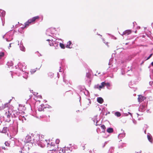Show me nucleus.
I'll return each instance as SVG.
<instances>
[{
	"label": "nucleus",
	"mask_w": 153,
	"mask_h": 153,
	"mask_svg": "<svg viewBox=\"0 0 153 153\" xmlns=\"http://www.w3.org/2000/svg\"><path fill=\"white\" fill-rule=\"evenodd\" d=\"M51 30L50 29H48L47 31L46 34L49 36H51V35L48 34V32H50Z\"/></svg>",
	"instance_id": "obj_27"
},
{
	"label": "nucleus",
	"mask_w": 153,
	"mask_h": 153,
	"mask_svg": "<svg viewBox=\"0 0 153 153\" xmlns=\"http://www.w3.org/2000/svg\"><path fill=\"white\" fill-rule=\"evenodd\" d=\"M128 113L129 114H130L131 115V113H130L129 112H128Z\"/></svg>",
	"instance_id": "obj_45"
},
{
	"label": "nucleus",
	"mask_w": 153,
	"mask_h": 153,
	"mask_svg": "<svg viewBox=\"0 0 153 153\" xmlns=\"http://www.w3.org/2000/svg\"><path fill=\"white\" fill-rule=\"evenodd\" d=\"M151 65L152 66H153V62H152L151 63Z\"/></svg>",
	"instance_id": "obj_41"
},
{
	"label": "nucleus",
	"mask_w": 153,
	"mask_h": 153,
	"mask_svg": "<svg viewBox=\"0 0 153 153\" xmlns=\"http://www.w3.org/2000/svg\"><path fill=\"white\" fill-rule=\"evenodd\" d=\"M39 18V17L37 16L32 18L31 19L28 20L27 22L25 23V26H28L30 23L34 22L36 19H38Z\"/></svg>",
	"instance_id": "obj_3"
},
{
	"label": "nucleus",
	"mask_w": 153,
	"mask_h": 153,
	"mask_svg": "<svg viewBox=\"0 0 153 153\" xmlns=\"http://www.w3.org/2000/svg\"><path fill=\"white\" fill-rule=\"evenodd\" d=\"M57 146L56 145L55 146V144L54 143H53L52 142L51 143V148L50 150L53 151L54 150V151H56L57 149Z\"/></svg>",
	"instance_id": "obj_6"
},
{
	"label": "nucleus",
	"mask_w": 153,
	"mask_h": 153,
	"mask_svg": "<svg viewBox=\"0 0 153 153\" xmlns=\"http://www.w3.org/2000/svg\"><path fill=\"white\" fill-rule=\"evenodd\" d=\"M97 101L99 103L101 104L103 102V99L101 97H98L97 98Z\"/></svg>",
	"instance_id": "obj_13"
},
{
	"label": "nucleus",
	"mask_w": 153,
	"mask_h": 153,
	"mask_svg": "<svg viewBox=\"0 0 153 153\" xmlns=\"http://www.w3.org/2000/svg\"><path fill=\"white\" fill-rule=\"evenodd\" d=\"M136 31H135V33H136Z\"/></svg>",
	"instance_id": "obj_46"
},
{
	"label": "nucleus",
	"mask_w": 153,
	"mask_h": 153,
	"mask_svg": "<svg viewBox=\"0 0 153 153\" xmlns=\"http://www.w3.org/2000/svg\"><path fill=\"white\" fill-rule=\"evenodd\" d=\"M133 122L134 124H136L137 123L136 121L134 120H133Z\"/></svg>",
	"instance_id": "obj_32"
},
{
	"label": "nucleus",
	"mask_w": 153,
	"mask_h": 153,
	"mask_svg": "<svg viewBox=\"0 0 153 153\" xmlns=\"http://www.w3.org/2000/svg\"><path fill=\"white\" fill-rule=\"evenodd\" d=\"M125 136V134L124 133H122L119 134L118 135V137H124Z\"/></svg>",
	"instance_id": "obj_19"
},
{
	"label": "nucleus",
	"mask_w": 153,
	"mask_h": 153,
	"mask_svg": "<svg viewBox=\"0 0 153 153\" xmlns=\"http://www.w3.org/2000/svg\"><path fill=\"white\" fill-rule=\"evenodd\" d=\"M51 40L48 39L47 40L49 41V45L50 46L53 45L55 47L56 46H57L59 45V42H55L53 39H52Z\"/></svg>",
	"instance_id": "obj_4"
},
{
	"label": "nucleus",
	"mask_w": 153,
	"mask_h": 153,
	"mask_svg": "<svg viewBox=\"0 0 153 153\" xmlns=\"http://www.w3.org/2000/svg\"><path fill=\"white\" fill-rule=\"evenodd\" d=\"M27 73H25V75L26 76H23L24 78H25V79H27Z\"/></svg>",
	"instance_id": "obj_29"
},
{
	"label": "nucleus",
	"mask_w": 153,
	"mask_h": 153,
	"mask_svg": "<svg viewBox=\"0 0 153 153\" xmlns=\"http://www.w3.org/2000/svg\"><path fill=\"white\" fill-rule=\"evenodd\" d=\"M8 130V129L6 127H4L3 128L1 132L2 133H5L7 132Z\"/></svg>",
	"instance_id": "obj_15"
},
{
	"label": "nucleus",
	"mask_w": 153,
	"mask_h": 153,
	"mask_svg": "<svg viewBox=\"0 0 153 153\" xmlns=\"http://www.w3.org/2000/svg\"><path fill=\"white\" fill-rule=\"evenodd\" d=\"M4 53L3 52H0V59L4 55Z\"/></svg>",
	"instance_id": "obj_25"
},
{
	"label": "nucleus",
	"mask_w": 153,
	"mask_h": 153,
	"mask_svg": "<svg viewBox=\"0 0 153 153\" xmlns=\"http://www.w3.org/2000/svg\"><path fill=\"white\" fill-rule=\"evenodd\" d=\"M115 116L117 117H119L120 116L121 114L120 112H116L115 113Z\"/></svg>",
	"instance_id": "obj_22"
},
{
	"label": "nucleus",
	"mask_w": 153,
	"mask_h": 153,
	"mask_svg": "<svg viewBox=\"0 0 153 153\" xmlns=\"http://www.w3.org/2000/svg\"><path fill=\"white\" fill-rule=\"evenodd\" d=\"M26 120V119H25V118L24 117H22V121H23V120Z\"/></svg>",
	"instance_id": "obj_37"
},
{
	"label": "nucleus",
	"mask_w": 153,
	"mask_h": 153,
	"mask_svg": "<svg viewBox=\"0 0 153 153\" xmlns=\"http://www.w3.org/2000/svg\"><path fill=\"white\" fill-rule=\"evenodd\" d=\"M36 71V70H31L30 71L31 73L32 74L34 73Z\"/></svg>",
	"instance_id": "obj_31"
},
{
	"label": "nucleus",
	"mask_w": 153,
	"mask_h": 153,
	"mask_svg": "<svg viewBox=\"0 0 153 153\" xmlns=\"http://www.w3.org/2000/svg\"><path fill=\"white\" fill-rule=\"evenodd\" d=\"M4 108L3 107V106L0 107V110H2Z\"/></svg>",
	"instance_id": "obj_35"
},
{
	"label": "nucleus",
	"mask_w": 153,
	"mask_h": 153,
	"mask_svg": "<svg viewBox=\"0 0 153 153\" xmlns=\"http://www.w3.org/2000/svg\"><path fill=\"white\" fill-rule=\"evenodd\" d=\"M28 26H25V27H22V28H24L25 27H26Z\"/></svg>",
	"instance_id": "obj_43"
},
{
	"label": "nucleus",
	"mask_w": 153,
	"mask_h": 153,
	"mask_svg": "<svg viewBox=\"0 0 153 153\" xmlns=\"http://www.w3.org/2000/svg\"><path fill=\"white\" fill-rule=\"evenodd\" d=\"M5 14V12L4 10H0V16L1 17H4Z\"/></svg>",
	"instance_id": "obj_12"
},
{
	"label": "nucleus",
	"mask_w": 153,
	"mask_h": 153,
	"mask_svg": "<svg viewBox=\"0 0 153 153\" xmlns=\"http://www.w3.org/2000/svg\"><path fill=\"white\" fill-rule=\"evenodd\" d=\"M152 54H151L150 56L148 57H147V59H146V60H148V59H149L152 56Z\"/></svg>",
	"instance_id": "obj_30"
},
{
	"label": "nucleus",
	"mask_w": 153,
	"mask_h": 153,
	"mask_svg": "<svg viewBox=\"0 0 153 153\" xmlns=\"http://www.w3.org/2000/svg\"><path fill=\"white\" fill-rule=\"evenodd\" d=\"M105 86V82H103L101 83V84L100 85H97L95 86L94 87L95 88H97L100 90L101 88H104Z\"/></svg>",
	"instance_id": "obj_5"
},
{
	"label": "nucleus",
	"mask_w": 153,
	"mask_h": 153,
	"mask_svg": "<svg viewBox=\"0 0 153 153\" xmlns=\"http://www.w3.org/2000/svg\"><path fill=\"white\" fill-rule=\"evenodd\" d=\"M152 82H149V84H150V85H151V84H152Z\"/></svg>",
	"instance_id": "obj_42"
},
{
	"label": "nucleus",
	"mask_w": 153,
	"mask_h": 153,
	"mask_svg": "<svg viewBox=\"0 0 153 153\" xmlns=\"http://www.w3.org/2000/svg\"><path fill=\"white\" fill-rule=\"evenodd\" d=\"M18 65L19 68H22V70L23 69H25L26 68V66L24 63H19Z\"/></svg>",
	"instance_id": "obj_7"
},
{
	"label": "nucleus",
	"mask_w": 153,
	"mask_h": 153,
	"mask_svg": "<svg viewBox=\"0 0 153 153\" xmlns=\"http://www.w3.org/2000/svg\"><path fill=\"white\" fill-rule=\"evenodd\" d=\"M101 127L103 129L102 132H104L105 131V126L104 125H102L101 126Z\"/></svg>",
	"instance_id": "obj_21"
},
{
	"label": "nucleus",
	"mask_w": 153,
	"mask_h": 153,
	"mask_svg": "<svg viewBox=\"0 0 153 153\" xmlns=\"http://www.w3.org/2000/svg\"><path fill=\"white\" fill-rule=\"evenodd\" d=\"M113 129L111 128H108L107 130V131L109 133H112L113 132Z\"/></svg>",
	"instance_id": "obj_17"
},
{
	"label": "nucleus",
	"mask_w": 153,
	"mask_h": 153,
	"mask_svg": "<svg viewBox=\"0 0 153 153\" xmlns=\"http://www.w3.org/2000/svg\"><path fill=\"white\" fill-rule=\"evenodd\" d=\"M59 45H60V47L61 48H65V47H64V45L63 44L60 43L59 44Z\"/></svg>",
	"instance_id": "obj_26"
},
{
	"label": "nucleus",
	"mask_w": 153,
	"mask_h": 153,
	"mask_svg": "<svg viewBox=\"0 0 153 153\" xmlns=\"http://www.w3.org/2000/svg\"><path fill=\"white\" fill-rule=\"evenodd\" d=\"M97 116H95L93 118V120L94 121V123L96 126H97L99 125V124H97V122H98V120H97Z\"/></svg>",
	"instance_id": "obj_11"
},
{
	"label": "nucleus",
	"mask_w": 153,
	"mask_h": 153,
	"mask_svg": "<svg viewBox=\"0 0 153 153\" xmlns=\"http://www.w3.org/2000/svg\"><path fill=\"white\" fill-rule=\"evenodd\" d=\"M7 35V34H6V35H4V36H3V38H4L5 37H6V36Z\"/></svg>",
	"instance_id": "obj_39"
},
{
	"label": "nucleus",
	"mask_w": 153,
	"mask_h": 153,
	"mask_svg": "<svg viewBox=\"0 0 153 153\" xmlns=\"http://www.w3.org/2000/svg\"><path fill=\"white\" fill-rule=\"evenodd\" d=\"M15 115L14 112L12 111L10 109H8V112H6L4 116V120L7 122H10L11 120V116L13 117L12 114Z\"/></svg>",
	"instance_id": "obj_2"
},
{
	"label": "nucleus",
	"mask_w": 153,
	"mask_h": 153,
	"mask_svg": "<svg viewBox=\"0 0 153 153\" xmlns=\"http://www.w3.org/2000/svg\"><path fill=\"white\" fill-rule=\"evenodd\" d=\"M34 138H33V140L35 142H36L38 145L42 147H43L47 145V147H48L50 145L49 143L48 142V140H45L43 141L40 140V137L39 135H33ZM32 138L31 137L27 135L26 136L24 141L25 143H30L31 141Z\"/></svg>",
	"instance_id": "obj_1"
},
{
	"label": "nucleus",
	"mask_w": 153,
	"mask_h": 153,
	"mask_svg": "<svg viewBox=\"0 0 153 153\" xmlns=\"http://www.w3.org/2000/svg\"><path fill=\"white\" fill-rule=\"evenodd\" d=\"M11 39H9L7 38L6 39V41L8 42L10 41L11 40Z\"/></svg>",
	"instance_id": "obj_33"
},
{
	"label": "nucleus",
	"mask_w": 153,
	"mask_h": 153,
	"mask_svg": "<svg viewBox=\"0 0 153 153\" xmlns=\"http://www.w3.org/2000/svg\"><path fill=\"white\" fill-rule=\"evenodd\" d=\"M145 106L143 105H142L140 106V109H141L142 111H143L145 110Z\"/></svg>",
	"instance_id": "obj_18"
},
{
	"label": "nucleus",
	"mask_w": 153,
	"mask_h": 153,
	"mask_svg": "<svg viewBox=\"0 0 153 153\" xmlns=\"http://www.w3.org/2000/svg\"><path fill=\"white\" fill-rule=\"evenodd\" d=\"M4 144L7 146H10V143L7 141L5 142Z\"/></svg>",
	"instance_id": "obj_24"
},
{
	"label": "nucleus",
	"mask_w": 153,
	"mask_h": 153,
	"mask_svg": "<svg viewBox=\"0 0 153 153\" xmlns=\"http://www.w3.org/2000/svg\"><path fill=\"white\" fill-rule=\"evenodd\" d=\"M2 149H4V150H7V148H5V147H2Z\"/></svg>",
	"instance_id": "obj_34"
},
{
	"label": "nucleus",
	"mask_w": 153,
	"mask_h": 153,
	"mask_svg": "<svg viewBox=\"0 0 153 153\" xmlns=\"http://www.w3.org/2000/svg\"><path fill=\"white\" fill-rule=\"evenodd\" d=\"M145 99V98L141 95H139L138 98V101L139 102H141L143 101Z\"/></svg>",
	"instance_id": "obj_9"
},
{
	"label": "nucleus",
	"mask_w": 153,
	"mask_h": 153,
	"mask_svg": "<svg viewBox=\"0 0 153 153\" xmlns=\"http://www.w3.org/2000/svg\"><path fill=\"white\" fill-rule=\"evenodd\" d=\"M131 33V31L129 30H126L125 31L123 32V33L121 34L122 36H123V35H128L130 34Z\"/></svg>",
	"instance_id": "obj_8"
},
{
	"label": "nucleus",
	"mask_w": 153,
	"mask_h": 153,
	"mask_svg": "<svg viewBox=\"0 0 153 153\" xmlns=\"http://www.w3.org/2000/svg\"><path fill=\"white\" fill-rule=\"evenodd\" d=\"M105 86H106L108 88L110 86V84L109 83H105Z\"/></svg>",
	"instance_id": "obj_23"
},
{
	"label": "nucleus",
	"mask_w": 153,
	"mask_h": 153,
	"mask_svg": "<svg viewBox=\"0 0 153 153\" xmlns=\"http://www.w3.org/2000/svg\"><path fill=\"white\" fill-rule=\"evenodd\" d=\"M107 144V142H105L104 143V145L103 146V147H104L106 144Z\"/></svg>",
	"instance_id": "obj_38"
},
{
	"label": "nucleus",
	"mask_w": 153,
	"mask_h": 153,
	"mask_svg": "<svg viewBox=\"0 0 153 153\" xmlns=\"http://www.w3.org/2000/svg\"><path fill=\"white\" fill-rule=\"evenodd\" d=\"M90 100H89V102L90 104L91 103V101H90Z\"/></svg>",
	"instance_id": "obj_44"
},
{
	"label": "nucleus",
	"mask_w": 153,
	"mask_h": 153,
	"mask_svg": "<svg viewBox=\"0 0 153 153\" xmlns=\"http://www.w3.org/2000/svg\"><path fill=\"white\" fill-rule=\"evenodd\" d=\"M20 50L23 51H25V47H24L23 45L22 44V43H20Z\"/></svg>",
	"instance_id": "obj_16"
},
{
	"label": "nucleus",
	"mask_w": 153,
	"mask_h": 153,
	"mask_svg": "<svg viewBox=\"0 0 153 153\" xmlns=\"http://www.w3.org/2000/svg\"><path fill=\"white\" fill-rule=\"evenodd\" d=\"M59 142V140L57 139L56 140V143L57 144H58Z\"/></svg>",
	"instance_id": "obj_28"
},
{
	"label": "nucleus",
	"mask_w": 153,
	"mask_h": 153,
	"mask_svg": "<svg viewBox=\"0 0 153 153\" xmlns=\"http://www.w3.org/2000/svg\"><path fill=\"white\" fill-rule=\"evenodd\" d=\"M147 138L149 141L151 143H152V137L149 134H148L147 135Z\"/></svg>",
	"instance_id": "obj_10"
},
{
	"label": "nucleus",
	"mask_w": 153,
	"mask_h": 153,
	"mask_svg": "<svg viewBox=\"0 0 153 153\" xmlns=\"http://www.w3.org/2000/svg\"><path fill=\"white\" fill-rule=\"evenodd\" d=\"M11 44H10V45H9V48H8L9 49V48H10V47H11Z\"/></svg>",
	"instance_id": "obj_40"
},
{
	"label": "nucleus",
	"mask_w": 153,
	"mask_h": 153,
	"mask_svg": "<svg viewBox=\"0 0 153 153\" xmlns=\"http://www.w3.org/2000/svg\"><path fill=\"white\" fill-rule=\"evenodd\" d=\"M38 110L40 111H42V108L40 109L39 108H38Z\"/></svg>",
	"instance_id": "obj_36"
},
{
	"label": "nucleus",
	"mask_w": 153,
	"mask_h": 153,
	"mask_svg": "<svg viewBox=\"0 0 153 153\" xmlns=\"http://www.w3.org/2000/svg\"><path fill=\"white\" fill-rule=\"evenodd\" d=\"M7 65L9 66H11L13 65V63L11 61H10L7 62Z\"/></svg>",
	"instance_id": "obj_20"
},
{
	"label": "nucleus",
	"mask_w": 153,
	"mask_h": 153,
	"mask_svg": "<svg viewBox=\"0 0 153 153\" xmlns=\"http://www.w3.org/2000/svg\"><path fill=\"white\" fill-rule=\"evenodd\" d=\"M71 42L70 41H69V42H67V44L66 45V47L67 48H72V46H71Z\"/></svg>",
	"instance_id": "obj_14"
}]
</instances>
